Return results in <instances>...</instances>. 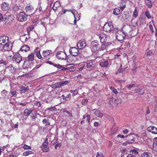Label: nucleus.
Segmentation results:
<instances>
[{
	"label": "nucleus",
	"mask_w": 157,
	"mask_h": 157,
	"mask_svg": "<svg viewBox=\"0 0 157 157\" xmlns=\"http://www.w3.org/2000/svg\"><path fill=\"white\" fill-rule=\"evenodd\" d=\"M86 45L85 42L83 40H80L77 44L78 48L81 49L86 47Z\"/></svg>",
	"instance_id": "nucleus-20"
},
{
	"label": "nucleus",
	"mask_w": 157,
	"mask_h": 157,
	"mask_svg": "<svg viewBox=\"0 0 157 157\" xmlns=\"http://www.w3.org/2000/svg\"><path fill=\"white\" fill-rule=\"evenodd\" d=\"M137 66H134V67L132 69L130 73L132 74H134L136 73V71Z\"/></svg>",
	"instance_id": "nucleus-43"
},
{
	"label": "nucleus",
	"mask_w": 157,
	"mask_h": 157,
	"mask_svg": "<svg viewBox=\"0 0 157 157\" xmlns=\"http://www.w3.org/2000/svg\"><path fill=\"white\" fill-rule=\"evenodd\" d=\"M65 94L66 96V98H67L68 99L70 98L71 96V94L69 92V91H67L65 92Z\"/></svg>",
	"instance_id": "nucleus-48"
},
{
	"label": "nucleus",
	"mask_w": 157,
	"mask_h": 157,
	"mask_svg": "<svg viewBox=\"0 0 157 157\" xmlns=\"http://www.w3.org/2000/svg\"><path fill=\"white\" fill-rule=\"evenodd\" d=\"M23 148L25 149H31V147L25 144L23 146Z\"/></svg>",
	"instance_id": "nucleus-57"
},
{
	"label": "nucleus",
	"mask_w": 157,
	"mask_h": 157,
	"mask_svg": "<svg viewBox=\"0 0 157 157\" xmlns=\"http://www.w3.org/2000/svg\"><path fill=\"white\" fill-rule=\"evenodd\" d=\"M133 15V17H136L138 16V11L136 8L135 9Z\"/></svg>",
	"instance_id": "nucleus-44"
},
{
	"label": "nucleus",
	"mask_w": 157,
	"mask_h": 157,
	"mask_svg": "<svg viewBox=\"0 0 157 157\" xmlns=\"http://www.w3.org/2000/svg\"><path fill=\"white\" fill-rule=\"evenodd\" d=\"M125 4H123L120 6V10H121V11H122L124 10V9L125 8Z\"/></svg>",
	"instance_id": "nucleus-58"
},
{
	"label": "nucleus",
	"mask_w": 157,
	"mask_h": 157,
	"mask_svg": "<svg viewBox=\"0 0 157 157\" xmlns=\"http://www.w3.org/2000/svg\"><path fill=\"white\" fill-rule=\"evenodd\" d=\"M35 105L37 106L38 107H39L40 106L41 104L40 102L36 101V102L35 103Z\"/></svg>",
	"instance_id": "nucleus-64"
},
{
	"label": "nucleus",
	"mask_w": 157,
	"mask_h": 157,
	"mask_svg": "<svg viewBox=\"0 0 157 157\" xmlns=\"http://www.w3.org/2000/svg\"><path fill=\"white\" fill-rule=\"evenodd\" d=\"M69 91H70L71 93L73 94V96L75 95L78 93L77 91L76 90H71Z\"/></svg>",
	"instance_id": "nucleus-54"
},
{
	"label": "nucleus",
	"mask_w": 157,
	"mask_h": 157,
	"mask_svg": "<svg viewBox=\"0 0 157 157\" xmlns=\"http://www.w3.org/2000/svg\"><path fill=\"white\" fill-rule=\"evenodd\" d=\"M110 89L115 94H117L118 93V92L117 91L116 89H115L114 87L111 86L110 87Z\"/></svg>",
	"instance_id": "nucleus-46"
},
{
	"label": "nucleus",
	"mask_w": 157,
	"mask_h": 157,
	"mask_svg": "<svg viewBox=\"0 0 157 157\" xmlns=\"http://www.w3.org/2000/svg\"><path fill=\"white\" fill-rule=\"evenodd\" d=\"M3 45L4 49L5 51H9L12 49L13 44L12 42H9V40L8 42L5 43Z\"/></svg>",
	"instance_id": "nucleus-8"
},
{
	"label": "nucleus",
	"mask_w": 157,
	"mask_h": 157,
	"mask_svg": "<svg viewBox=\"0 0 157 157\" xmlns=\"http://www.w3.org/2000/svg\"><path fill=\"white\" fill-rule=\"evenodd\" d=\"M34 53H37L38 52H40V49H39L38 47H36L34 51Z\"/></svg>",
	"instance_id": "nucleus-62"
},
{
	"label": "nucleus",
	"mask_w": 157,
	"mask_h": 157,
	"mask_svg": "<svg viewBox=\"0 0 157 157\" xmlns=\"http://www.w3.org/2000/svg\"><path fill=\"white\" fill-rule=\"evenodd\" d=\"M41 148L44 152H47L49 150L48 147L47 145L43 144L41 146Z\"/></svg>",
	"instance_id": "nucleus-30"
},
{
	"label": "nucleus",
	"mask_w": 157,
	"mask_h": 157,
	"mask_svg": "<svg viewBox=\"0 0 157 157\" xmlns=\"http://www.w3.org/2000/svg\"><path fill=\"white\" fill-rule=\"evenodd\" d=\"M59 2L58 1L56 2L53 5V8H55L57 9L58 7H59L60 6Z\"/></svg>",
	"instance_id": "nucleus-41"
},
{
	"label": "nucleus",
	"mask_w": 157,
	"mask_h": 157,
	"mask_svg": "<svg viewBox=\"0 0 157 157\" xmlns=\"http://www.w3.org/2000/svg\"><path fill=\"white\" fill-rule=\"evenodd\" d=\"M108 45V44L107 43H104L103 44H101V49L102 50H104L106 48V47Z\"/></svg>",
	"instance_id": "nucleus-38"
},
{
	"label": "nucleus",
	"mask_w": 157,
	"mask_h": 157,
	"mask_svg": "<svg viewBox=\"0 0 157 157\" xmlns=\"http://www.w3.org/2000/svg\"><path fill=\"white\" fill-rule=\"evenodd\" d=\"M43 123L45 124L46 126H49L50 124L49 122L46 119H44L42 121Z\"/></svg>",
	"instance_id": "nucleus-40"
},
{
	"label": "nucleus",
	"mask_w": 157,
	"mask_h": 157,
	"mask_svg": "<svg viewBox=\"0 0 157 157\" xmlns=\"http://www.w3.org/2000/svg\"><path fill=\"white\" fill-rule=\"evenodd\" d=\"M91 45L92 46L91 49L93 52H95L98 51L100 49V45L97 40L93 41L91 42Z\"/></svg>",
	"instance_id": "nucleus-2"
},
{
	"label": "nucleus",
	"mask_w": 157,
	"mask_h": 157,
	"mask_svg": "<svg viewBox=\"0 0 157 157\" xmlns=\"http://www.w3.org/2000/svg\"><path fill=\"white\" fill-rule=\"evenodd\" d=\"M9 37L8 36H0V44L3 45L5 43L8 42Z\"/></svg>",
	"instance_id": "nucleus-14"
},
{
	"label": "nucleus",
	"mask_w": 157,
	"mask_h": 157,
	"mask_svg": "<svg viewBox=\"0 0 157 157\" xmlns=\"http://www.w3.org/2000/svg\"><path fill=\"white\" fill-rule=\"evenodd\" d=\"M88 100L86 99H84L82 100V103L83 105H86L87 103Z\"/></svg>",
	"instance_id": "nucleus-56"
},
{
	"label": "nucleus",
	"mask_w": 157,
	"mask_h": 157,
	"mask_svg": "<svg viewBox=\"0 0 157 157\" xmlns=\"http://www.w3.org/2000/svg\"><path fill=\"white\" fill-rule=\"evenodd\" d=\"M34 29V26L33 25H30L27 29L28 32H29L32 31Z\"/></svg>",
	"instance_id": "nucleus-59"
},
{
	"label": "nucleus",
	"mask_w": 157,
	"mask_h": 157,
	"mask_svg": "<svg viewBox=\"0 0 157 157\" xmlns=\"http://www.w3.org/2000/svg\"><path fill=\"white\" fill-rule=\"evenodd\" d=\"M47 63H48L50 65H52L53 66H54L55 67H56L59 70V69L60 70H64L65 69L63 68L62 69V67H61V65H59V64H57L56 63H52V62L49 61H47L46 62Z\"/></svg>",
	"instance_id": "nucleus-21"
},
{
	"label": "nucleus",
	"mask_w": 157,
	"mask_h": 157,
	"mask_svg": "<svg viewBox=\"0 0 157 157\" xmlns=\"http://www.w3.org/2000/svg\"><path fill=\"white\" fill-rule=\"evenodd\" d=\"M101 43H103L107 40L106 35L103 32H101L98 35Z\"/></svg>",
	"instance_id": "nucleus-15"
},
{
	"label": "nucleus",
	"mask_w": 157,
	"mask_h": 157,
	"mask_svg": "<svg viewBox=\"0 0 157 157\" xmlns=\"http://www.w3.org/2000/svg\"><path fill=\"white\" fill-rule=\"evenodd\" d=\"M32 151H27L25 152H24L23 154L24 156H28L29 155L32 154Z\"/></svg>",
	"instance_id": "nucleus-42"
},
{
	"label": "nucleus",
	"mask_w": 157,
	"mask_h": 157,
	"mask_svg": "<svg viewBox=\"0 0 157 157\" xmlns=\"http://www.w3.org/2000/svg\"><path fill=\"white\" fill-rule=\"evenodd\" d=\"M147 130L154 134L157 133V128L154 126H151L148 127Z\"/></svg>",
	"instance_id": "nucleus-18"
},
{
	"label": "nucleus",
	"mask_w": 157,
	"mask_h": 157,
	"mask_svg": "<svg viewBox=\"0 0 157 157\" xmlns=\"http://www.w3.org/2000/svg\"><path fill=\"white\" fill-rule=\"evenodd\" d=\"M70 54L73 56H77L79 54V51L78 48L75 47L71 48L69 49Z\"/></svg>",
	"instance_id": "nucleus-10"
},
{
	"label": "nucleus",
	"mask_w": 157,
	"mask_h": 157,
	"mask_svg": "<svg viewBox=\"0 0 157 157\" xmlns=\"http://www.w3.org/2000/svg\"><path fill=\"white\" fill-rule=\"evenodd\" d=\"M145 15L148 19L151 18V16L150 15V13L148 11H146L145 12Z\"/></svg>",
	"instance_id": "nucleus-53"
},
{
	"label": "nucleus",
	"mask_w": 157,
	"mask_h": 157,
	"mask_svg": "<svg viewBox=\"0 0 157 157\" xmlns=\"http://www.w3.org/2000/svg\"><path fill=\"white\" fill-rule=\"evenodd\" d=\"M135 139L133 138L131 140H128L123 143V144L124 146L127 145L128 144H131L134 142Z\"/></svg>",
	"instance_id": "nucleus-27"
},
{
	"label": "nucleus",
	"mask_w": 157,
	"mask_h": 157,
	"mask_svg": "<svg viewBox=\"0 0 157 157\" xmlns=\"http://www.w3.org/2000/svg\"><path fill=\"white\" fill-rule=\"evenodd\" d=\"M95 61L94 60L88 61L86 63V68L90 70L93 69L95 68Z\"/></svg>",
	"instance_id": "nucleus-6"
},
{
	"label": "nucleus",
	"mask_w": 157,
	"mask_h": 157,
	"mask_svg": "<svg viewBox=\"0 0 157 157\" xmlns=\"http://www.w3.org/2000/svg\"><path fill=\"white\" fill-rule=\"evenodd\" d=\"M120 13V10L118 8H116L113 10V13L116 15L119 14Z\"/></svg>",
	"instance_id": "nucleus-36"
},
{
	"label": "nucleus",
	"mask_w": 157,
	"mask_h": 157,
	"mask_svg": "<svg viewBox=\"0 0 157 157\" xmlns=\"http://www.w3.org/2000/svg\"><path fill=\"white\" fill-rule=\"evenodd\" d=\"M153 149L155 151L157 152V142H155L153 143Z\"/></svg>",
	"instance_id": "nucleus-39"
},
{
	"label": "nucleus",
	"mask_w": 157,
	"mask_h": 157,
	"mask_svg": "<svg viewBox=\"0 0 157 157\" xmlns=\"http://www.w3.org/2000/svg\"><path fill=\"white\" fill-rule=\"evenodd\" d=\"M10 8V5L7 2H3L1 4V8L3 11H8Z\"/></svg>",
	"instance_id": "nucleus-11"
},
{
	"label": "nucleus",
	"mask_w": 157,
	"mask_h": 157,
	"mask_svg": "<svg viewBox=\"0 0 157 157\" xmlns=\"http://www.w3.org/2000/svg\"><path fill=\"white\" fill-rule=\"evenodd\" d=\"M60 83H61V86H63L66 85L67 83H69V81L67 80V81H63V82H60Z\"/></svg>",
	"instance_id": "nucleus-49"
},
{
	"label": "nucleus",
	"mask_w": 157,
	"mask_h": 157,
	"mask_svg": "<svg viewBox=\"0 0 157 157\" xmlns=\"http://www.w3.org/2000/svg\"><path fill=\"white\" fill-rule=\"evenodd\" d=\"M30 50L29 47L27 45H25L23 46L20 49V50L21 51H25L27 52L29 51Z\"/></svg>",
	"instance_id": "nucleus-26"
},
{
	"label": "nucleus",
	"mask_w": 157,
	"mask_h": 157,
	"mask_svg": "<svg viewBox=\"0 0 157 157\" xmlns=\"http://www.w3.org/2000/svg\"><path fill=\"white\" fill-rule=\"evenodd\" d=\"M28 15L24 12H20L17 15V19L20 22L25 21L27 19Z\"/></svg>",
	"instance_id": "nucleus-1"
},
{
	"label": "nucleus",
	"mask_w": 157,
	"mask_h": 157,
	"mask_svg": "<svg viewBox=\"0 0 157 157\" xmlns=\"http://www.w3.org/2000/svg\"><path fill=\"white\" fill-rule=\"evenodd\" d=\"M56 56L59 59L64 60L66 59L67 55L65 52L60 51L57 52Z\"/></svg>",
	"instance_id": "nucleus-7"
},
{
	"label": "nucleus",
	"mask_w": 157,
	"mask_h": 157,
	"mask_svg": "<svg viewBox=\"0 0 157 157\" xmlns=\"http://www.w3.org/2000/svg\"><path fill=\"white\" fill-rule=\"evenodd\" d=\"M146 51L147 56H151L154 55V51L153 50H150L149 49H147Z\"/></svg>",
	"instance_id": "nucleus-32"
},
{
	"label": "nucleus",
	"mask_w": 157,
	"mask_h": 157,
	"mask_svg": "<svg viewBox=\"0 0 157 157\" xmlns=\"http://www.w3.org/2000/svg\"><path fill=\"white\" fill-rule=\"evenodd\" d=\"M122 17L124 20H125L126 21L128 20L129 21L130 19V16L128 14H125V13L123 15Z\"/></svg>",
	"instance_id": "nucleus-37"
},
{
	"label": "nucleus",
	"mask_w": 157,
	"mask_h": 157,
	"mask_svg": "<svg viewBox=\"0 0 157 157\" xmlns=\"http://www.w3.org/2000/svg\"><path fill=\"white\" fill-rule=\"evenodd\" d=\"M118 31V29H117L114 28L113 27V28L111 29V31L110 33H115L117 32V33L119 32Z\"/></svg>",
	"instance_id": "nucleus-50"
},
{
	"label": "nucleus",
	"mask_w": 157,
	"mask_h": 157,
	"mask_svg": "<svg viewBox=\"0 0 157 157\" xmlns=\"http://www.w3.org/2000/svg\"><path fill=\"white\" fill-rule=\"evenodd\" d=\"M34 53H31L29 55L28 57V59L29 61H32L34 59Z\"/></svg>",
	"instance_id": "nucleus-35"
},
{
	"label": "nucleus",
	"mask_w": 157,
	"mask_h": 157,
	"mask_svg": "<svg viewBox=\"0 0 157 157\" xmlns=\"http://www.w3.org/2000/svg\"><path fill=\"white\" fill-rule=\"evenodd\" d=\"M123 71H122L121 69L120 68L119 69L117 72H116V74H119L120 75H121V74H123Z\"/></svg>",
	"instance_id": "nucleus-52"
},
{
	"label": "nucleus",
	"mask_w": 157,
	"mask_h": 157,
	"mask_svg": "<svg viewBox=\"0 0 157 157\" xmlns=\"http://www.w3.org/2000/svg\"><path fill=\"white\" fill-rule=\"evenodd\" d=\"M145 3L149 8H151L152 6V2L151 0H146Z\"/></svg>",
	"instance_id": "nucleus-33"
},
{
	"label": "nucleus",
	"mask_w": 157,
	"mask_h": 157,
	"mask_svg": "<svg viewBox=\"0 0 157 157\" xmlns=\"http://www.w3.org/2000/svg\"><path fill=\"white\" fill-rule=\"evenodd\" d=\"M90 115H89V114H88L86 115V121H87L88 122V123L90 124Z\"/></svg>",
	"instance_id": "nucleus-61"
},
{
	"label": "nucleus",
	"mask_w": 157,
	"mask_h": 157,
	"mask_svg": "<svg viewBox=\"0 0 157 157\" xmlns=\"http://www.w3.org/2000/svg\"><path fill=\"white\" fill-rule=\"evenodd\" d=\"M16 69L11 65L7 66L6 67V71L10 74L14 73L15 72Z\"/></svg>",
	"instance_id": "nucleus-12"
},
{
	"label": "nucleus",
	"mask_w": 157,
	"mask_h": 157,
	"mask_svg": "<svg viewBox=\"0 0 157 157\" xmlns=\"http://www.w3.org/2000/svg\"><path fill=\"white\" fill-rule=\"evenodd\" d=\"M60 82H58L54 84H52L51 86L53 89H56L57 88H59L61 87Z\"/></svg>",
	"instance_id": "nucleus-24"
},
{
	"label": "nucleus",
	"mask_w": 157,
	"mask_h": 157,
	"mask_svg": "<svg viewBox=\"0 0 157 157\" xmlns=\"http://www.w3.org/2000/svg\"><path fill=\"white\" fill-rule=\"evenodd\" d=\"M13 17V15H12L6 16L4 18V21L5 22V23L9 24H11V22L12 21V20H13V19L12 18V17Z\"/></svg>",
	"instance_id": "nucleus-17"
},
{
	"label": "nucleus",
	"mask_w": 157,
	"mask_h": 157,
	"mask_svg": "<svg viewBox=\"0 0 157 157\" xmlns=\"http://www.w3.org/2000/svg\"><path fill=\"white\" fill-rule=\"evenodd\" d=\"M36 56L39 59H41L42 57L41 54H40V52H38L37 53H36Z\"/></svg>",
	"instance_id": "nucleus-63"
},
{
	"label": "nucleus",
	"mask_w": 157,
	"mask_h": 157,
	"mask_svg": "<svg viewBox=\"0 0 157 157\" xmlns=\"http://www.w3.org/2000/svg\"><path fill=\"white\" fill-rule=\"evenodd\" d=\"M125 36V34L123 32L119 31L116 33V37L118 41H122L124 40Z\"/></svg>",
	"instance_id": "nucleus-4"
},
{
	"label": "nucleus",
	"mask_w": 157,
	"mask_h": 157,
	"mask_svg": "<svg viewBox=\"0 0 157 157\" xmlns=\"http://www.w3.org/2000/svg\"><path fill=\"white\" fill-rule=\"evenodd\" d=\"M22 57L19 54H16L13 56V61L16 63H19L22 61Z\"/></svg>",
	"instance_id": "nucleus-9"
},
{
	"label": "nucleus",
	"mask_w": 157,
	"mask_h": 157,
	"mask_svg": "<svg viewBox=\"0 0 157 157\" xmlns=\"http://www.w3.org/2000/svg\"><path fill=\"white\" fill-rule=\"evenodd\" d=\"M136 92L137 93H140L141 94H143L144 92V91L142 88H137L136 89Z\"/></svg>",
	"instance_id": "nucleus-34"
},
{
	"label": "nucleus",
	"mask_w": 157,
	"mask_h": 157,
	"mask_svg": "<svg viewBox=\"0 0 157 157\" xmlns=\"http://www.w3.org/2000/svg\"><path fill=\"white\" fill-rule=\"evenodd\" d=\"M28 89L27 87H25L23 86H22L21 87V91L22 92L24 93L25 92L28 90Z\"/></svg>",
	"instance_id": "nucleus-51"
},
{
	"label": "nucleus",
	"mask_w": 157,
	"mask_h": 157,
	"mask_svg": "<svg viewBox=\"0 0 157 157\" xmlns=\"http://www.w3.org/2000/svg\"><path fill=\"white\" fill-rule=\"evenodd\" d=\"M131 154L127 155V157H136V155H137L138 153L137 151L135 150H133L130 151Z\"/></svg>",
	"instance_id": "nucleus-22"
},
{
	"label": "nucleus",
	"mask_w": 157,
	"mask_h": 157,
	"mask_svg": "<svg viewBox=\"0 0 157 157\" xmlns=\"http://www.w3.org/2000/svg\"><path fill=\"white\" fill-rule=\"evenodd\" d=\"M109 64V63L107 61L101 62L99 63L100 66L103 67H107Z\"/></svg>",
	"instance_id": "nucleus-29"
},
{
	"label": "nucleus",
	"mask_w": 157,
	"mask_h": 157,
	"mask_svg": "<svg viewBox=\"0 0 157 157\" xmlns=\"http://www.w3.org/2000/svg\"><path fill=\"white\" fill-rule=\"evenodd\" d=\"M52 52L51 50H47L43 51L42 53V55L43 56L46 58L48 56L52 53Z\"/></svg>",
	"instance_id": "nucleus-25"
},
{
	"label": "nucleus",
	"mask_w": 157,
	"mask_h": 157,
	"mask_svg": "<svg viewBox=\"0 0 157 157\" xmlns=\"http://www.w3.org/2000/svg\"><path fill=\"white\" fill-rule=\"evenodd\" d=\"M135 86V84H128L124 88L121 89V88L120 91L121 93H123V91L126 92V88L128 89V90H130L131 89L134 87Z\"/></svg>",
	"instance_id": "nucleus-19"
},
{
	"label": "nucleus",
	"mask_w": 157,
	"mask_h": 157,
	"mask_svg": "<svg viewBox=\"0 0 157 157\" xmlns=\"http://www.w3.org/2000/svg\"><path fill=\"white\" fill-rule=\"evenodd\" d=\"M131 134H130L128 135H127V136H124L123 135L121 134H118L117 135V136L118 137H120L121 138H124V137H127L128 136H129V137H130Z\"/></svg>",
	"instance_id": "nucleus-45"
},
{
	"label": "nucleus",
	"mask_w": 157,
	"mask_h": 157,
	"mask_svg": "<svg viewBox=\"0 0 157 157\" xmlns=\"http://www.w3.org/2000/svg\"><path fill=\"white\" fill-rule=\"evenodd\" d=\"M7 66L6 62L4 61H1L0 63V72L2 74L4 73L5 71H6V67Z\"/></svg>",
	"instance_id": "nucleus-5"
},
{
	"label": "nucleus",
	"mask_w": 157,
	"mask_h": 157,
	"mask_svg": "<svg viewBox=\"0 0 157 157\" xmlns=\"http://www.w3.org/2000/svg\"><path fill=\"white\" fill-rule=\"evenodd\" d=\"M61 67L62 69L64 68V70L59 69V71L66 70H69L70 71H73L75 70V68L74 67L73 64H69L67 65V68L63 67V66L61 65Z\"/></svg>",
	"instance_id": "nucleus-16"
},
{
	"label": "nucleus",
	"mask_w": 157,
	"mask_h": 157,
	"mask_svg": "<svg viewBox=\"0 0 157 157\" xmlns=\"http://www.w3.org/2000/svg\"><path fill=\"white\" fill-rule=\"evenodd\" d=\"M36 115H37L35 113H34L31 116L32 119V121H34L35 120V119L36 118Z\"/></svg>",
	"instance_id": "nucleus-55"
},
{
	"label": "nucleus",
	"mask_w": 157,
	"mask_h": 157,
	"mask_svg": "<svg viewBox=\"0 0 157 157\" xmlns=\"http://www.w3.org/2000/svg\"><path fill=\"white\" fill-rule=\"evenodd\" d=\"M7 91L5 90H3L1 93V94L3 97L5 96L7 94Z\"/></svg>",
	"instance_id": "nucleus-47"
},
{
	"label": "nucleus",
	"mask_w": 157,
	"mask_h": 157,
	"mask_svg": "<svg viewBox=\"0 0 157 157\" xmlns=\"http://www.w3.org/2000/svg\"><path fill=\"white\" fill-rule=\"evenodd\" d=\"M113 28V25L111 22L106 23L104 26L103 30L107 32H111V29Z\"/></svg>",
	"instance_id": "nucleus-3"
},
{
	"label": "nucleus",
	"mask_w": 157,
	"mask_h": 157,
	"mask_svg": "<svg viewBox=\"0 0 157 157\" xmlns=\"http://www.w3.org/2000/svg\"><path fill=\"white\" fill-rule=\"evenodd\" d=\"M141 157H152V155L150 153L146 152L141 154Z\"/></svg>",
	"instance_id": "nucleus-31"
},
{
	"label": "nucleus",
	"mask_w": 157,
	"mask_h": 157,
	"mask_svg": "<svg viewBox=\"0 0 157 157\" xmlns=\"http://www.w3.org/2000/svg\"><path fill=\"white\" fill-rule=\"evenodd\" d=\"M96 157H104L102 154L101 152H98L96 155Z\"/></svg>",
	"instance_id": "nucleus-60"
},
{
	"label": "nucleus",
	"mask_w": 157,
	"mask_h": 157,
	"mask_svg": "<svg viewBox=\"0 0 157 157\" xmlns=\"http://www.w3.org/2000/svg\"><path fill=\"white\" fill-rule=\"evenodd\" d=\"M32 112V110L31 109H26L24 112V115L25 116H28Z\"/></svg>",
	"instance_id": "nucleus-28"
},
{
	"label": "nucleus",
	"mask_w": 157,
	"mask_h": 157,
	"mask_svg": "<svg viewBox=\"0 0 157 157\" xmlns=\"http://www.w3.org/2000/svg\"><path fill=\"white\" fill-rule=\"evenodd\" d=\"M94 114L97 117L101 118L103 116V113L99 110H96L94 112Z\"/></svg>",
	"instance_id": "nucleus-23"
},
{
	"label": "nucleus",
	"mask_w": 157,
	"mask_h": 157,
	"mask_svg": "<svg viewBox=\"0 0 157 157\" xmlns=\"http://www.w3.org/2000/svg\"><path fill=\"white\" fill-rule=\"evenodd\" d=\"M26 12L27 14H29V15H32L34 13V9L32 6L29 5L27 6L25 8Z\"/></svg>",
	"instance_id": "nucleus-13"
}]
</instances>
